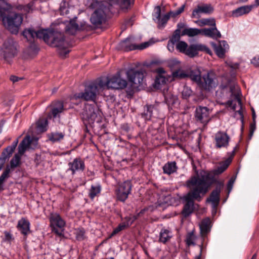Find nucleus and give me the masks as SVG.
Wrapping results in <instances>:
<instances>
[{
    "instance_id": "nucleus-41",
    "label": "nucleus",
    "mask_w": 259,
    "mask_h": 259,
    "mask_svg": "<svg viewBox=\"0 0 259 259\" xmlns=\"http://www.w3.org/2000/svg\"><path fill=\"white\" fill-rule=\"evenodd\" d=\"M196 237L193 231L188 233L186 236L185 240L186 244L188 246H190V245H195V240H196Z\"/></svg>"
},
{
    "instance_id": "nucleus-31",
    "label": "nucleus",
    "mask_w": 259,
    "mask_h": 259,
    "mask_svg": "<svg viewBox=\"0 0 259 259\" xmlns=\"http://www.w3.org/2000/svg\"><path fill=\"white\" fill-rule=\"evenodd\" d=\"M162 124L160 121H155L149 126L147 130V133L152 136L157 135L161 131Z\"/></svg>"
},
{
    "instance_id": "nucleus-35",
    "label": "nucleus",
    "mask_w": 259,
    "mask_h": 259,
    "mask_svg": "<svg viewBox=\"0 0 259 259\" xmlns=\"http://www.w3.org/2000/svg\"><path fill=\"white\" fill-rule=\"evenodd\" d=\"M102 187L100 184L92 185L89 190V196L91 199H94L101 191Z\"/></svg>"
},
{
    "instance_id": "nucleus-61",
    "label": "nucleus",
    "mask_w": 259,
    "mask_h": 259,
    "mask_svg": "<svg viewBox=\"0 0 259 259\" xmlns=\"http://www.w3.org/2000/svg\"><path fill=\"white\" fill-rule=\"evenodd\" d=\"M121 128L123 131L126 133L129 132L131 129L130 126L127 123L123 124L121 126Z\"/></svg>"
},
{
    "instance_id": "nucleus-44",
    "label": "nucleus",
    "mask_w": 259,
    "mask_h": 259,
    "mask_svg": "<svg viewBox=\"0 0 259 259\" xmlns=\"http://www.w3.org/2000/svg\"><path fill=\"white\" fill-rule=\"evenodd\" d=\"M74 234L76 239L78 241H82L85 238V231L83 228L76 229Z\"/></svg>"
},
{
    "instance_id": "nucleus-4",
    "label": "nucleus",
    "mask_w": 259,
    "mask_h": 259,
    "mask_svg": "<svg viewBox=\"0 0 259 259\" xmlns=\"http://www.w3.org/2000/svg\"><path fill=\"white\" fill-rule=\"evenodd\" d=\"M189 76L190 78L202 90L210 91L218 84L216 74L212 70L201 75L200 70L195 68L190 71Z\"/></svg>"
},
{
    "instance_id": "nucleus-17",
    "label": "nucleus",
    "mask_w": 259,
    "mask_h": 259,
    "mask_svg": "<svg viewBox=\"0 0 259 259\" xmlns=\"http://www.w3.org/2000/svg\"><path fill=\"white\" fill-rule=\"evenodd\" d=\"M45 31V30L43 29L35 31L32 28H28L23 30L22 35L28 41L32 43L35 37L43 39Z\"/></svg>"
},
{
    "instance_id": "nucleus-56",
    "label": "nucleus",
    "mask_w": 259,
    "mask_h": 259,
    "mask_svg": "<svg viewBox=\"0 0 259 259\" xmlns=\"http://www.w3.org/2000/svg\"><path fill=\"white\" fill-rule=\"evenodd\" d=\"M31 147H19L18 153H15V154H18V156L21 158L26 150Z\"/></svg>"
},
{
    "instance_id": "nucleus-1",
    "label": "nucleus",
    "mask_w": 259,
    "mask_h": 259,
    "mask_svg": "<svg viewBox=\"0 0 259 259\" xmlns=\"http://www.w3.org/2000/svg\"><path fill=\"white\" fill-rule=\"evenodd\" d=\"M208 175H194L186 182V187L190 190L184 197L186 203L182 210V214L187 217L193 211L194 200L200 201L208 191L212 183Z\"/></svg>"
},
{
    "instance_id": "nucleus-18",
    "label": "nucleus",
    "mask_w": 259,
    "mask_h": 259,
    "mask_svg": "<svg viewBox=\"0 0 259 259\" xmlns=\"http://www.w3.org/2000/svg\"><path fill=\"white\" fill-rule=\"evenodd\" d=\"M210 220L207 218L204 219L200 224V235L201 237V243L203 245H206L205 240L207 238V234L210 232L211 226Z\"/></svg>"
},
{
    "instance_id": "nucleus-43",
    "label": "nucleus",
    "mask_w": 259,
    "mask_h": 259,
    "mask_svg": "<svg viewBox=\"0 0 259 259\" xmlns=\"http://www.w3.org/2000/svg\"><path fill=\"white\" fill-rule=\"evenodd\" d=\"M129 226H130V224H126V225H125L124 222H122V223H120L118 225V226L115 229H114V230L112 232L110 237L111 238L113 236H114V235H116V234H117L120 231L124 230V229H125L126 228H127V227H128Z\"/></svg>"
},
{
    "instance_id": "nucleus-64",
    "label": "nucleus",
    "mask_w": 259,
    "mask_h": 259,
    "mask_svg": "<svg viewBox=\"0 0 259 259\" xmlns=\"http://www.w3.org/2000/svg\"><path fill=\"white\" fill-rule=\"evenodd\" d=\"M157 75H165V72L162 68H158L156 69Z\"/></svg>"
},
{
    "instance_id": "nucleus-52",
    "label": "nucleus",
    "mask_w": 259,
    "mask_h": 259,
    "mask_svg": "<svg viewBox=\"0 0 259 259\" xmlns=\"http://www.w3.org/2000/svg\"><path fill=\"white\" fill-rule=\"evenodd\" d=\"M12 171L9 167L6 166L5 169L4 170L3 173L0 176V179L3 181L5 180L10 177V174Z\"/></svg>"
},
{
    "instance_id": "nucleus-62",
    "label": "nucleus",
    "mask_w": 259,
    "mask_h": 259,
    "mask_svg": "<svg viewBox=\"0 0 259 259\" xmlns=\"http://www.w3.org/2000/svg\"><path fill=\"white\" fill-rule=\"evenodd\" d=\"M174 47H175V44H174V42L169 40L168 41V44H167L168 50L170 52H172L174 51Z\"/></svg>"
},
{
    "instance_id": "nucleus-30",
    "label": "nucleus",
    "mask_w": 259,
    "mask_h": 259,
    "mask_svg": "<svg viewBox=\"0 0 259 259\" xmlns=\"http://www.w3.org/2000/svg\"><path fill=\"white\" fill-rule=\"evenodd\" d=\"M35 3L34 1H31L27 5H18L16 7V9L18 11L22 12L24 15L33 12L34 8Z\"/></svg>"
},
{
    "instance_id": "nucleus-42",
    "label": "nucleus",
    "mask_w": 259,
    "mask_h": 259,
    "mask_svg": "<svg viewBox=\"0 0 259 259\" xmlns=\"http://www.w3.org/2000/svg\"><path fill=\"white\" fill-rule=\"evenodd\" d=\"M183 130L180 127H172L168 129V134L169 137L174 139L175 136H178L179 135L182 134Z\"/></svg>"
},
{
    "instance_id": "nucleus-45",
    "label": "nucleus",
    "mask_w": 259,
    "mask_h": 259,
    "mask_svg": "<svg viewBox=\"0 0 259 259\" xmlns=\"http://www.w3.org/2000/svg\"><path fill=\"white\" fill-rule=\"evenodd\" d=\"M190 72L186 74L182 70H176L172 72V76L173 77L175 78H179V79H182V78H185L187 77L190 78Z\"/></svg>"
},
{
    "instance_id": "nucleus-40",
    "label": "nucleus",
    "mask_w": 259,
    "mask_h": 259,
    "mask_svg": "<svg viewBox=\"0 0 259 259\" xmlns=\"http://www.w3.org/2000/svg\"><path fill=\"white\" fill-rule=\"evenodd\" d=\"M232 161V157H229L225 161L220 164V166L215 170V174H221L223 173L229 166Z\"/></svg>"
},
{
    "instance_id": "nucleus-3",
    "label": "nucleus",
    "mask_w": 259,
    "mask_h": 259,
    "mask_svg": "<svg viewBox=\"0 0 259 259\" xmlns=\"http://www.w3.org/2000/svg\"><path fill=\"white\" fill-rule=\"evenodd\" d=\"M43 40L50 46L57 48L61 56H65L70 52L68 50L70 44L65 38L63 33L54 30H45Z\"/></svg>"
},
{
    "instance_id": "nucleus-6",
    "label": "nucleus",
    "mask_w": 259,
    "mask_h": 259,
    "mask_svg": "<svg viewBox=\"0 0 259 259\" xmlns=\"http://www.w3.org/2000/svg\"><path fill=\"white\" fill-rule=\"evenodd\" d=\"M48 125V119L40 118L29 130L28 134L24 137L19 146H30L36 145L39 139L35 135L41 134L47 131Z\"/></svg>"
},
{
    "instance_id": "nucleus-38",
    "label": "nucleus",
    "mask_w": 259,
    "mask_h": 259,
    "mask_svg": "<svg viewBox=\"0 0 259 259\" xmlns=\"http://www.w3.org/2000/svg\"><path fill=\"white\" fill-rule=\"evenodd\" d=\"M164 100L167 105L169 107L176 104L178 102V98L177 96L170 93H167L164 95Z\"/></svg>"
},
{
    "instance_id": "nucleus-46",
    "label": "nucleus",
    "mask_w": 259,
    "mask_h": 259,
    "mask_svg": "<svg viewBox=\"0 0 259 259\" xmlns=\"http://www.w3.org/2000/svg\"><path fill=\"white\" fill-rule=\"evenodd\" d=\"M176 49L180 52L185 54L188 47L187 44L183 41H180L176 44Z\"/></svg>"
},
{
    "instance_id": "nucleus-10",
    "label": "nucleus",
    "mask_w": 259,
    "mask_h": 259,
    "mask_svg": "<svg viewBox=\"0 0 259 259\" xmlns=\"http://www.w3.org/2000/svg\"><path fill=\"white\" fill-rule=\"evenodd\" d=\"M104 82V90L105 88L112 89L116 90L123 89L127 85V81L125 79L121 78L118 74L113 76L109 79L105 78H100Z\"/></svg>"
},
{
    "instance_id": "nucleus-26",
    "label": "nucleus",
    "mask_w": 259,
    "mask_h": 259,
    "mask_svg": "<svg viewBox=\"0 0 259 259\" xmlns=\"http://www.w3.org/2000/svg\"><path fill=\"white\" fill-rule=\"evenodd\" d=\"M156 110V107L153 105L147 104L144 107V111L141 113L142 117L146 120H150L153 116V111Z\"/></svg>"
},
{
    "instance_id": "nucleus-16",
    "label": "nucleus",
    "mask_w": 259,
    "mask_h": 259,
    "mask_svg": "<svg viewBox=\"0 0 259 259\" xmlns=\"http://www.w3.org/2000/svg\"><path fill=\"white\" fill-rule=\"evenodd\" d=\"M68 166V171H71L73 175L76 172L83 171L85 168L84 160L80 157H76L72 161L69 162Z\"/></svg>"
},
{
    "instance_id": "nucleus-28",
    "label": "nucleus",
    "mask_w": 259,
    "mask_h": 259,
    "mask_svg": "<svg viewBox=\"0 0 259 259\" xmlns=\"http://www.w3.org/2000/svg\"><path fill=\"white\" fill-rule=\"evenodd\" d=\"M220 88L222 90L229 89V93L233 94L234 93L235 89V83L232 79L230 78L224 77L223 80V82L220 85Z\"/></svg>"
},
{
    "instance_id": "nucleus-60",
    "label": "nucleus",
    "mask_w": 259,
    "mask_h": 259,
    "mask_svg": "<svg viewBox=\"0 0 259 259\" xmlns=\"http://www.w3.org/2000/svg\"><path fill=\"white\" fill-rule=\"evenodd\" d=\"M255 129V121L253 122V123H251L250 125L249 135L250 137H251L252 136Z\"/></svg>"
},
{
    "instance_id": "nucleus-27",
    "label": "nucleus",
    "mask_w": 259,
    "mask_h": 259,
    "mask_svg": "<svg viewBox=\"0 0 259 259\" xmlns=\"http://www.w3.org/2000/svg\"><path fill=\"white\" fill-rule=\"evenodd\" d=\"M133 38L129 37L120 42V46L122 49L126 52L137 49V46L133 43Z\"/></svg>"
},
{
    "instance_id": "nucleus-11",
    "label": "nucleus",
    "mask_w": 259,
    "mask_h": 259,
    "mask_svg": "<svg viewBox=\"0 0 259 259\" xmlns=\"http://www.w3.org/2000/svg\"><path fill=\"white\" fill-rule=\"evenodd\" d=\"M223 186L224 184L223 182H218L217 187L211 192L209 197L206 199V202L211 203L213 212H216L217 207L220 203V194Z\"/></svg>"
},
{
    "instance_id": "nucleus-13",
    "label": "nucleus",
    "mask_w": 259,
    "mask_h": 259,
    "mask_svg": "<svg viewBox=\"0 0 259 259\" xmlns=\"http://www.w3.org/2000/svg\"><path fill=\"white\" fill-rule=\"evenodd\" d=\"M48 108L50 109L47 115V118L50 119L59 118L65 110L63 102L59 100L53 101Z\"/></svg>"
},
{
    "instance_id": "nucleus-29",
    "label": "nucleus",
    "mask_w": 259,
    "mask_h": 259,
    "mask_svg": "<svg viewBox=\"0 0 259 259\" xmlns=\"http://www.w3.org/2000/svg\"><path fill=\"white\" fill-rule=\"evenodd\" d=\"M252 6H244L239 7L232 11V16L238 17L243 15L249 13L252 8Z\"/></svg>"
},
{
    "instance_id": "nucleus-33",
    "label": "nucleus",
    "mask_w": 259,
    "mask_h": 259,
    "mask_svg": "<svg viewBox=\"0 0 259 259\" xmlns=\"http://www.w3.org/2000/svg\"><path fill=\"white\" fill-rule=\"evenodd\" d=\"M177 166L175 161L168 162L163 166V173L170 175L177 171Z\"/></svg>"
},
{
    "instance_id": "nucleus-23",
    "label": "nucleus",
    "mask_w": 259,
    "mask_h": 259,
    "mask_svg": "<svg viewBox=\"0 0 259 259\" xmlns=\"http://www.w3.org/2000/svg\"><path fill=\"white\" fill-rule=\"evenodd\" d=\"M201 35L215 39L220 38L222 36L216 26L208 28L201 29Z\"/></svg>"
},
{
    "instance_id": "nucleus-2",
    "label": "nucleus",
    "mask_w": 259,
    "mask_h": 259,
    "mask_svg": "<svg viewBox=\"0 0 259 259\" xmlns=\"http://www.w3.org/2000/svg\"><path fill=\"white\" fill-rule=\"evenodd\" d=\"M88 4L90 9H95L90 21L95 28H100L107 21L111 5L106 1L98 0H89Z\"/></svg>"
},
{
    "instance_id": "nucleus-20",
    "label": "nucleus",
    "mask_w": 259,
    "mask_h": 259,
    "mask_svg": "<svg viewBox=\"0 0 259 259\" xmlns=\"http://www.w3.org/2000/svg\"><path fill=\"white\" fill-rule=\"evenodd\" d=\"M214 51L217 55L221 58L224 57L227 50L229 49V45L225 40L220 41L218 45L214 42H211Z\"/></svg>"
},
{
    "instance_id": "nucleus-12",
    "label": "nucleus",
    "mask_w": 259,
    "mask_h": 259,
    "mask_svg": "<svg viewBox=\"0 0 259 259\" xmlns=\"http://www.w3.org/2000/svg\"><path fill=\"white\" fill-rule=\"evenodd\" d=\"M132 184L131 181L127 180L119 185L116 191L117 198L121 202H124L131 192Z\"/></svg>"
},
{
    "instance_id": "nucleus-15",
    "label": "nucleus",
    "mask_w": 259,
    "mask_h": 259,
    "mask_svg": "<svg viewBox=\"0 0 259 259\" xmlns=\"http://www.w3.org/2000/svg\"><path fill=\"white\" fill-rule=\"evenodd\" d=\"M214 11V8L210 4L202 3L198 4L193 9L191 14L192 18H200L201 14H210Z\"/></svg>"
},
{
    "instance_id": "nucleus-32",
    "label": "nucleus",
    "mask_w": 259,
    "mask_h": 259,
    "mask_svg": "<svg viewBox=\"0 0 259 259\" xmlns=\"http://www.w3.org/2000/svg\"><path fill=\"white\" fill-rule=\"evenodd\" d=\"M172 236L171 232L167 229H162L159 233V242L165 244L168 242Z\"/></svg>"
},
{
    "instance_id": "nucleus-8",
    "label": "nucleus",
    "mask_w": 259,
    "mask_h": 259,
    "mask_svg": "<svg viewBox=\"0 0 259 259\" xmlns=\"http://www.w3.org/2000/svg\"><path fill=\"white\" fill-rule=\"evenodd\" d=\"M49 221L52 232L60 237H64L66 222L61 215L58 213H52L50 215Z\"/></svg>"
},
{
    "instance_id": "nucleus-49",
    "label": "nucleus",
    "mask_w": 259,
    "mask_h": 259,
    "mask_svg": "<svg viewBox=\"0 0 259 259\" xmlns=\"http://www.w3.org/2000/svg\"><path fill=\"white\" fill-rule=\"evenodd\" d=\"M64 135L62 133H53L49 136V140L53 142H58L62 139Z\"/></svg>"
},
{
    "instance_id": "nucleus-37",
    "label": "nucleus",
    "mask_w": 259,
    "mask_h": 259,
    "mask_svg": "<svg viewBox=\"0 0 259 259\" xmlns=\"http://www.w3.org/2000/svg\"><path fill=\"white\" fill-rule=\"evenodd\" d=\"M196 23L199 26H201V27L204 26L205 25L209 26L211 27L216 26L215 20V19H214L213 18L201 19L196 21Z\"/></svg>"
},
{
    "instance_id": "nucleus-22",
    "label": "nucleus",
    "mask_w": 259,
    "mask_h": 259,
    "mask_svg": "<svg viewBox=\"0 0 259 259\" xmlns=\"http://www.w3.org/2000/svg\"><path fill=\"white\" fill-rule=\"evenodd\" d=\"M17 228L22 235L27 236L30 232V222L27 219L22 218L18 221Z\"/></svg>"
},
{
    "instance_id": "nucleus-47",
    "label": "nucleus",
    "mask_w": 259,
    "mask_h": 259,
    "mask_svg": "<svg viewBox=\"0 0 259 259\" xmlns=\"http://www.w3.org/2000/svg\"><path fill=\"white\" fill-rule=\"evenodd\" d=\"M180 37H181L180 31H179V29H176L174 31L171 37L170 38V39L169 40L174 42V44H175V43L177 44L178 42L180 41Z\"/></svg>"
},
{
    "instance_id": "nucleus-5",
    "label": "nucleus",
    "mask_w": 259,
    "mask_h": 259,
    "mask_svg": "<svg viewBox=\"0 0 259 259\" xmlns=\"http://www.w3.org/2000/svg\"><path fill=\"white\" fill-rule=\"evenodd\" d=\"M10 9L11 6L10 5H7L6 8L0 7V20L2 19L5 26L11 33L17 34L23 22V15L13 12L6 16V12Z\"/></svg>"
},
{
    "instance_id": "nucleus-53",
    "label": "nucleus",
    "mask_w": 259,
    "mask_h": 259,
    "mask_svg": "<svg viewBox=\"0 0 259 259\" xmlns=\"http://www.w3.org/2000/svg\"><path fill=\"white\" fill-rule=\"evenodd\" d=\"M185 7V5L184 4L181 7H180L178 9H177L176 10L174 11H170V14H171V17H176V16L181 14L182 13H183L184 12Z\"/></svg>"
},
{
    "instance_id": "nucleus-57",
    "label": "nucleus",
    "mask_w": 259,
    "mask_h": 259,
    "mask_svg": "<svg viewBox=\"0 0 259 259\" xmlns=\"http://www.w3.org/2000/svg\"><path fill=\"white\" fill-rule=\"evenodd\" d=\"M234 181V179L233 178H231L228 182L227 189L229 193H230L232 189Z\"/></svg>"
},
{
    "instance_id": "nucleus-34",
    "label": "nucleus",
    "mask_w": 259,
    "mask_h": 259,
    "mask_svg": "<svg viewBox=\"0 0 259 259\" xmlns=\"http://www.w3.org/2000/svg\"><path fill=\"white\" fill-rule=\"evenodd\" d=\"M21 164V158L18 154H15L10 161L9 164L6 166L9 167L12 170Z\"/></svg>"
},
{
    "instance_id": "nucleus-50",
    "label": "nucleus",
    "mask_w": 259,
    "mask_h": 259,
    "mask_svg": "<svg viewBox=\"0 0 259 259\" xmlns=\"http://www.w3.org/2000/svg\"><path fill=\"white\" fill-rule=\"evenodd\" d=\"M192 91L189 87H184L182 92V96L183 99H187L192 95Z\"/></svg>"
},
{
    "instance_id": "nucleus-48",
    "label": "nucleus",
    "mask_w": 259,
    "mask_h": 259,
    "mask_svg": "<svg viewBox=\"0 0 259 259\" xmlns=\"http://www.w3.org/2000/svg\"><path fill=\"white\" fill-rule=\"evenodd\" d=\"M170 16H171V15L169 12L163 16L161 18H160V21H158L159 27H160L161 26L163 27L169 19Z\"/></svg>"
},
{
    "instance_id": "nucleus-25",
    "label": "nucleus",
    "mask_w": 259,
    "mask_h": 259,
    "mask_svg": "<svg viewBox=\"0 0 259 259\" xmlns=\"http://www.w3.org/2000/svg\"><path fill=\"white\" fill-rule=\"evenodd\" d=\"M16 147H6L0 156V165L4 166L6 161L8 160L14 152Z\"/></svg>"
},
{
    "instance_id": "nucleus-55",
    "label": "nucleus",
    "mask_w": 259,
    "mask_h": 259,
    "mask_svg": "<svg viewBox=\"0 0 259 259\" xmlns=\"http://www.w3.org/2000/svg\"><path fill=\"white\" fill-rule=\"evenodd\" d=\"M200 252L198 255L196 256L195 259H201V256L202 255L203 252L206 249V245H203L200 244L199 245Z\"/></svg>"
},
{
    "instance_id": "nucleus-51",
    "label": "nucleus",
    "mask_w": 259,
    "mask_h": 259,
    "mask_svg": "<svg viewBox=\"0 0 259 259\" xmlns=\"http://www.w3.org/2000/svg\"><path fill=\"white\" fill-rule=\"evenodd\" d=\"M134 0H122L120 3V8L122 9H127L133 5Z\"/></svg>"
},
{
    "instance_id": "nucleus-9",
    "label": "nucleus",
    "mask_w": 259,
    "mask_h": 259,
    "mask_svg": "<svg viewBox=\"0 0 259 259\" xmlns=\"http://www.w3.org/2000/svg\"><path fill=\"white\" fill-rule=\"evenodd\" d=\"M129 82L135 88L143 86L145 82L144 71L142 69L131 68L126 72Z\"/></svg>"
},
{
    "instance_id": "nucleus-14",
    "label": "nucleus",
    "mask_w": 259,
    "mask_h": 259,
    "mask_svg": "<svg viewBox=\"0 0 259 259\" xmlns=\"http://www.w3.org/2000/svg\"><path fill=\"white\" fill-rule=\"evenodd\" d=\"M199 51L204 52L210 55L212 54L210 49L206 46L201 44H195L188 46L185 55L193 58L197 55Z\"/></svg>"
},
{
    "instance_id": "nucleus-24",
    "label": "nucleus",
    "mask_w": 259,
    "mask_h": 259,
    "mask_svg": "<svg viewBox=\"0 0 259 259\" xmlns=\"http://www.w3.org/2000/svg\"><path fill=\"white\" fill-rule=\"evenodd\" d=\"M230 140V137L225 132H219L215 135L216 146H228Z\"/></svg>"
},
{
    "instance_id": "nucleus-39",
    "label": "nucleus",
    "mask_w": 259,
    "mask_h": 259,
    "mask_svg": "<svg viewBox=\"0 0 259 259\" xmlns=\"http://www.w3.org/2000/svg\"><path fill=\"white\" fill-rule=\"evenodd\" d=\"M168 81V78L165 75H157L155 80L154 87L160 89L162 85H164Z\"/></svg>"
},
{
    "instance_id": "nucleus-7",
    "label": "nucleus",
    "mask_w": 259,
    "mask_h": 259,
    "mask_svg": "<svg viewBox=\"0 0 259 259\" xmlns=\"http://www.w3.org/2000/svg\"><path fill=\"white\" fill-rule=\"evenodd\" d=\"M104 85L102 79L98 78L87 84L83 92L76 94L74 95L75 98L95 102L97 100V96L104 90Z\"/></svg>"
},
{
    "instance_id": "nucleus-58",
    "label": "nucleus",
    "mask_w": 259,
    "mask_h": 259,
    "mask_svg": "<svg viewBox=\"0 0 259 259\" xmlns=\"http://www.w3.org/2000/svg\"><path fill=\"white\" fill-rule=\"evenodd\" d=\"M251 63L256 67H259V56L254 57L251 61Z\"/></svg>"
},
{
    "instance_id": "nucleus-19",
    "label": "nucleus",
    "mask_w": 259,
    "mask_h": 259,
    "mask_svg": "<svg viewBox=\"0 0 259 259\" xmlns=\"http://www.w3.org/2000/svg\"><path fill=\"white\" fill-rule=\"evenodd\" d=\"M209 110L206 107L199 106L195 110V116L197 121L202 123H207L209 119Z\"/></svg>"
},
{
    "instance_id": "nucleus-21",
    "label": "nucleus",
    "mask_w": 259,
    "mask_h": 259,
    "mask_svg": "<svg viewBox=\"0 0 259 259\" xmlns=\"http://www.w3.org/2000/svg\"><path fill=\"white\" fill-rule=\"evenodd\" d=\"M3 46L4 56L6 59L13 57L16 54V48L13 41H6Z\"/></svg>"
},
{
    "instance_id": "nucleus-36",
    "label": "nucleus",
    "mask_w": 259,
    "mask_h": 259,
    "mask_svg": "<svg viewBox=\"0 0 259 259\" xmlns=\"http://www.w3.org/2000/svg\"><path fill=\"white\" fill-rule=\"evenodd\" d=\"M198 34H201V29L195 28H185L182 32L181 35H188L190 37L194 36Z\"/></svg>"
},
{
    "instance_id": "nucleus-59",
    "label": "nucleus",
    "mask_w": 259,
    "mask_h": 259,
    "mask_svg": "<svg viewBox=\"0 0 259 259\" xmlns=\"http://www.w3.org/2000/svg\"><path fill=\"white\" fill-rule=\"evenodd\" d=\"M99 113V109H94L93 113L90 115V117L92 119L95 120L97 118V115Z\"/></svg>"
},
{
    "instance_id": "nucleus-54",
    "label": "nucleus",
    "mask_w": 259,
    "mask_h": 259,
    "mask_svg": "<svg viewBox=\"0 0 259 259\" xmlns=\"http://www.w3.org/2000/svg\"><path fill=\"white\" fill-rule=\"evenodd\" d=\"M153 16L155 17L157 21H160L161 17V8L160 6H156L155 8Z\"/></svg>"
},
{
    "instance_id": "nucleus-63",
    "label": "nucleus",
    "mask_w": 259,
    "mask_h": 259,
    "mask_svg": "<svg viewBox=\"0 0 259 259\" xmlns=\"http://www.w3.org/2000/svg\"><path fill=\"white\" fill-rule=\"evenodd\" d=\"M149 44L148 42H144L143 44H141L140 45H137V49L143 50V49L148 47L149 46Z\"/></svg>"
}]
</instances>
